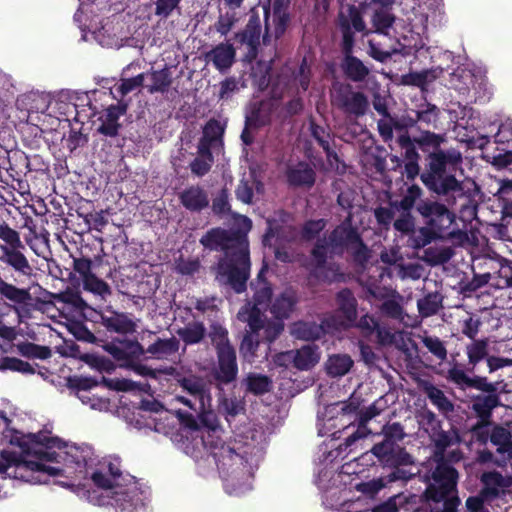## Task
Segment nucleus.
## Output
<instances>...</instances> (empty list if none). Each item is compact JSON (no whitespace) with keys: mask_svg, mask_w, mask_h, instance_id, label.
Returning a JSON list of instances; mask_svg holds the SVG:
<instances>
[{"mask_svg":"<svg viewBox=\"0 0 512 512\" xmlns=\"http://www.w3.org/2000/svg\"><path fill=\"white\" fill-rule=\"evenodd\" d=\"M251 228V219L241 216L237 226L227 229L210 228L199 240L204 250L222 253L213 267L215 279L219 284L230 287L236 294L246 291L251 274L248 238Z\"/></svg>","mask_w":512,"mask_h":512,"instance_id":"nucleus-1","label":"nucleus"},{"mask_svg":"<svg viewBox=\"0 0 512 512\" xmlns=\"http://www.w3.org/2000/svg\"><path fill=\"white\" fill-rule=\"evenodd\" d=\"M423 196V189L412 184L400 200L391 203L400 212L393 222L394 229L404 235L415 234L413 241L416 248L442 239L445 231L455 222V214L446 204Z\"/></svg>","mask_w":512,"mask_h":512,"instance_id":"nucleus-2","label":"nucleus"},{"mask_svg":"<svg viewBox=\"0 0 512 512\" xmlns=\"http://www.w3.org/2000/svg\"><path fill=\"white\" fill-rule=\"evenodd\" d=\"M27 248L8 249L1 252L0 262L4 265L5 276L0 277V298L19 316L28 317L42 303L31 294L30 284L34 283V267L27 257Z\"/></svg>","mask_w":512,"mask_h":512,"instance_id":"nucleus-3","label":"nucleus"},{"mask_svg":"<svg viewBox=\"0 0 512 512\" xmlns=\"http://www.w3.org/2000/svg\"><path fill=\"white\" fill-rule=\"evenodd\" d=\"M206 334L216 354V364L211 370L213 379L218 386L235 382L239 373L237 353L224 325L212 322L207 333L203 322L193 321L177 330V335L186 346L201 343Z\"/></svg>","mask_w":512,"mask_h":512,"instance_id":"nucleus-4","label":"nucleus"},{"mask_svg":"<svg viewBox=\"0 0 512 512\" xmlns=\"http://www.w3.org/2000/svg\"><path fill=\"white\" fill-rule=\"evenodd\" d=\"M335 25L341 34L340 52L342 59L340 69L346 79L354 82H365L371 69L360 58L354 55L356 33L368 36L371 31L367 28L363 13L360 7L354 4H347L337 14Z\"/></svg>","mask_w":512,"mask_h":512,"instance_id":"nucleus-5","label":"nucleus"},{"mask_svg":"<svg viewBox=\"0 0 512 512\" xmlns=\"http://www.w3.org/2000/svg\"><path fill=\"white\" fill-rule=\"evenodd\" d=\"M345 252L351 254L356 264L364 265L370 258V252L358 229L352 225V213L337 225L328 236L318 238L310 255L315 270L324 269L328 258L342 257Z\"/></svg>","mask_w":512,"mask_h":512,"instance_id":"nucleus-6","label":"nucleus"},{"mask_svg":"<svg viewBox=\"0 0 512 512\" xmlns=\"http://www.w3.org/2000/svg\"><path fill=\"white\" fill-rule=\"evenodd\" d=\"M461 161L462 156L456 150L431 151L424 171L418 176L429 191L446 197L448 204H454L456 198L464 196V189L453 174H447V169L450 166L455 167Z\"/></svg>","mask_w":512,"mask_h":512,"instance_id":"nucleus-7","label":"nucleus"},{"mask_svg":"<svg viewBox=\"0 0 512 512\" xmlns=\"http://www.w3.org/2000/svg\"><path fill=\"white\" fill-rule=\"evenodd\" d=\"M434 466L425 472L426 488L420 495L422 503H440L448 494L457 492L459 473L448 460H433Z\"/></svg>","mask_w":512,"mask_h":512,"instance_id":"nucleus-8","label":"nucleus"},{"mask_svg":"<svg viewBox=\"0 0 512 512\" xmlns=\"http://www.w3.org/2000/svg\"><path fill=\"white\" fill-rule=\"evenodd\" d=\"M502 406L500 395H472L471 409L477 418V422L471 427L470 432L478 444L486 445L490 442L488 428L493 424V411Z\"/></svg>","mask_w":512,"mask_h":512,"instance_id":"nucleus-9","label":"nucleus"},{"mask_svg":"<svg viewBox=\"0 0 512 512\" xmlns=\"http://www.w3.org/2000/svg\"><path fill=\"white\" fill-rule=\"evenodd\" d=\"M11 443L17 445L23 455L32 456L36 458L35 461L39 462H54L57 461L59 454L55 451H50L52 448H62L64 443L58 437H49L41 433L21 435L20 437L14 436Z\"/></svg>","mask_w":512,"mask_h":512,"instance_id":"nucleus-10","label":"nucleus"},{"mask_svg":"<svg viewBox=\"0 0 512 512\" xmlns=\"http://www.w3.org/2000/svg\"><path fill=\"white\" fill-rule=\"evenodd\" d=\"M101 347L111 355L121 367L132 365L133 362L139 361L145 354L144 347L136 338L115 337L110 342H104Z\"/></svg>","mask_w":512,"mask_h":512,"instance_id":"nucleus-11","label":"nucleus"},{"mask_svg":"<svg viewBox=\"0 0 512 512\" xmlns=\"http://www.w3.org/2000/svg\"><path fill=\"white\" fill-rule=\"evenodd\" d=\"M396 142L401 149L402 158L398 156H392L391 161L395 162L397 166H401L404 162V172L407 180L413 181L420 174L419 160L420 155L418 153V145L414 138H411L407 131L400 134Z\"/></svg>","mask_w":512,"mask_h":512,"instance_id":"nucleus-12","label":"nucleus"},{"mask_svg":"<svg viewBox=\"0 0 512 512\" xmlns=\"http://www.w3.org/2000/svg\"><path fill=\"white\" fill-rule=\"evenodd\" d=\"M290 0H273L272 6H264V23L265 31L263 34V43L266 45L270 42V24L269 19L272 11V21L274 25V36L276 39L281 38L291 21Z\"/></svg>","mask_w":512,"mask_h":512,"instance_id":"nucleus-13","label":"nucleus"},{"mask_svg":"<svg viewBox=\"0 0 512 512\" xmlns=\"http://www.w3.org/2000/svg\"><path fill=\"white\" fill-rule=\"evenodd\" d=\"M333 104L348 116L359 118L364 116L369 108L367 96L360 91H353L350 85L337 90Z\"/></svg>","mask_w":512,"mask_h":512,"instance_id":"nucleus-14","label":"nucleus"},{"mask_svg":"<svg viewBox=\"0 0 512 512\" xmlns=\"http://www.w3.org/2000/svg\"><path fill=\"white\" fill-rule=\"evenodd\" d=\"M447 380L461 389L473 388L480 391L477 395H500L498 382H489L487 377L483 376L470 377L456 366L448 370Z\"/></svg>","mask_w":512,"mask_h":512,"instance_id":"nucleus-15","label":"nucleus"},{"mask_svg":"<svg viewBox=\"0 0 512 512\" xmlns=\"http://www.w3.org/2000/svg\"><path fill=\"white\" fill-rule=\"evenodd\" d=\"M370 452L385 466L412 465L413 457L397 443L382 439L375 443Z\"/></svg>","mask_w":512,"mask_h":512,"instance_id":"nucleus-16","label":"nucleus"},{"mask_svg":"<svg viewBox=\"0 0 512 512\" xmlns=\"http://www.w3.org/2000/svg\"><path fill=\"white\" fill-rule=\"evenodd\" d=\"M202 442L205 449L214 458L219 470H228L234 464L241 463L242 457L240 454L219 437L209 434L207 437L202 438Z\"/></svg>","mask_w":512,"mask_h":512,"instance_id":"nucleus-17","label":"nucleus"},{"mask_svg":"<svg viewBox=\"0 0 512 512\" xmlns=\"http://www.w3.org/2000/svg\"><path fill=\"white\" fill-rule=\"evenodd\" d=\"M338 330L336 317L331 315L324 318L320 324L316 322L298 321L291 327V334L300 340L315 341L321 339L327 332Z\"/></svg>","mask_w":512,"mask_h":512,"instance_id":"nucleus-18","label":"nucleus"},{"mask_svg":"<svg viewBox=\"0 0 512 512\" xmlns=\"http://www.w3.org/2000/svg\"><path fill=\"white\" fill-rule=\"evenodd\" d=\"M225 126L217 119H209L203 127L202 137L197 145V154L210 156L211 150L217 144H223Z\"/></svg>","mask_w":512,"mask_h":512,"instance_id":"nucleus-19","label":"nucleus"},{"mask_svg":"<svg viewBox=\"0 0 512 512\" xmlns=\"http://www.w3.org/2000/svg\"><path fill=\"white\" fill-rule=\"evenodd\" d=\"M128 109V104L124 101H119L117 104L107 107L102 116L100 117L101 124L97 131L106 137H116L119 134L121 124L119 119L125 115Z\"/></svg>","mask_w":512,"mask_h":512,"instance_id":"nucleus-20","label":"nucleus"},{"mask_svg":"<svg viewBox=\"0 0 512 512\" xmlns=\"http://www.w3.org/2000/svg\"><path fill=\"white\" fill-rule=\"evenodd\" d=\"M490 443L496 447V453L500 456L498 466L503 467L512 459V433L500 424H492L490 430Z\"/></svg>","mask_w":512,"mask_h":512,"instance_id":"nucleus-21","label":"nucleus"},{"mask_svg":"<svg viewBox=\"0 0 512 512\" xmlns=\"http://www.w3.org/2000/svg\"><path fill=\"white\" fill-rule=\"evenodd\" d=\"M268 270V264L263 262L256 278L250 282V288L253 291L252 306L262 307L264 310L269 307L273 295L272 285L266 278Z\"/></svg>","mask_w":512,"mask_h":512,"instance_id":"nucleus-22","label":"nucleus"},{"mask_svg":"<svg viewBox=\"0 0 512 512\" xmlns=\"http://www.w3.org/2000/svg\"><path fill=\"white\" fill-rule=\"evenodd\" d=\"M175 380L183 391L200 401L202 408L205 406V398L210 401L209 389L202 376L193 373H176Z\"/></svg>","mask_w":512,"mask_h":512,"instance_id":"nucleus-23","label":"nucleus"},{"mask_svg":"<svg viewBox=\"0 0 512 512\" xmlns=\"http://www.w3.org/2000/svg\"><path fill=\"white\" fill-rule=\"evenodd\" d=\"M99 320L107 331L119 335H128L136 332V323L123 312L111 311L110 314L99 313Z\"/></svg>","mask_w":512,"mask_h":512,"instance_id":"nucleus-24","label":"nucleus"},{"mask_svg":"<svg viewBox=\"0 0 512 512\" xmlns=\"http://www.w3.org/2000/svg\"><path fill=\"white\" fill-rule=\"evenodd\" d=\"M260 36V17L257 12L252 10L245 28L242 31L235 33L234 39L237 43L241 45L246 44L249 47V51L256 54L258 47L260 45Z\"/></svg>","mask_w":512,"mask_h":512,"instance_id":"nucleus-25","label":"nucleus"},{"mask_svg":"<svg viewBox=\"0 0 512 512\" xmlns=\"http://www.w3.org/2000/svg\"><path fill=\"white\" fill-rule=\"evenodd\" d=\"M336 302L338 305V310L344 316V321L338 322L336 320L338 330L340 328L352 327L357 319V305H358L353 292L348 288H344V289L340 290L336 294Z\"/></svg>","mask_w":512,"mask_h":512,"instance_id":"nucleus-26","label":"nucleus"},{"mask_svg":"<svg viewBox=\"0 0 512 512\" xmlns=\"http://www.w3.org/2000/svg\"><path fill=\"white\" fill-rule=\"evenodd\" d=\"M181 205L188 211L201 212L209 207L208 193L199 185H191L179 194Z\"/></svg>","mask_w":512,"mask_h":512,"instance_id":"nucleus-27","label":"nucleus"},{"mask_svg":"<svg viewBox=\"0 0 512 512\" xmlns=\"http://www.w3.org/2000/svg\"><path fill=\"white\" fill-rule=\"evenodd\" d=\"M298 303V297L292 289L279 294L270 305V312L277 320L288 319Z\"/></svg>","mask_w":512,"mask_h":512,"instance_id":"nucleus-28","label":"nucleus"},{"mask_svg":"<svg viewBox=\"0 0 512 512\" xmlns=\"http://www.w3.org/2000/svg\"><path fill=\"white\" fill-rule=\"evenodd\" d=\"M283 356L291 360L294 367L299 370L312 368L320 359L318 347L312 345H305L295 351H288Z\"/></svg>","mask_w":512,"mask_h":512,"instance_id":"nucleus-29","label":"nucleus"},{"mask_svg":"<svg viewBox=\"0 0 512 512\" xmlns=\"http://www.w3.org/2000/svg\"><path fill=\"white\" fill-rule=\"evenodd\" d=\"M15 105L21 112L27 113L26 120L30 113H44L49 107L47 97L33 91L18 96Z\"/></svg>","mask_w":512,"mask_h":512,"instance_id":"nucleus-30","label":"nucleus"},{"mask_svg":"<svg viewBox=\"0 0 512 512\" xmlns=\"http://www.w3.org/2000/svg\"><path fill=\"white\" fill-rule=\"evenodd\" d=\"M235 49L232 44L220 43L206 54L208 61H211L220 72L228 70L235 61Z\"/></svg>","mask_w":512,"mask_h":512,"instance_id":"nucleus-31","label":"nucleus"},{"mask_svg":"<svg viewBox=\"0 0 512 512\" xmlns=\"http://www.w3.org/2000/svg\"><path fill=\"white\" fill-rule=\"evenodd\" d=\"M444 67L437 66L420 72H410L402 76L404 85L419 87L422 90L433 81L444 77Z\"/></svg>","mask_w":512,"mask_h":512,"instance_id":"nucleus-32","label":"nucleus"},{"mask_svg":"<svg viewBox=\"0 0 512 512\" xmlns=\"http://www.w3.org/2000/svg\"><path fill=\"white\" fill-rule=\"evenodd\" d=\"M286 176L290 186L310 188L315 183L316 174L307 163L300 162L297 166L289 168Z\"/></svg>","mask_w":512,"mask_h":512,"instance_id":"nucleus-33","label":"nucleus"},{"mask_svg":"<svg viewBox=\"0 0 512 512\" xmlns=\"http://www.w3.org/2000/svg\"><path fill=\"white\" fill-rule=\"evenodd\" d=\"M483 487L479 491L481 496L492 500L499 497L501 490L506 487L504 476L497 471L485 472L481 476Z\"/></svg>","mask_w":512,"mask_h":512,"instance_id":"nucleus-34","label":"nucleus"},{"mask_svg":"<svg viewBox=\"0 0 512 512\" xmlns=\"http://www.w3.org/2000/svg\"><path fill=\"white\" fill-rule=\"evenodd\" d=\"M12 158H15L16 161H19L21 167H18L16 170L12 165H10L9 170L11 172H15L17 175L26 174L30 171H46L48 169V164L45 163L41 156L34 155L32 157L27 156L24 153L14 152L12 156L8 157L9 162Z\"/></svg>","mask_w":512,"mask_h":512,"instance_id":"nucleus-35","label":"nucleus"},{"mask_svg":"<svg viewBox=\"0 0 512 512\" xmlns=\"http://www.w3.org/2000/svg\"><path fill=\"white\" fill-rule=\"evenodd\" d=\"M380 409L375 404L370 405L366 410L359 413L358 427L345 439V446L350 447L359 439L366 437L370 431L367 429V423L380 414Z\"/></svg>","mask_w":512,"mask_h":512,"instance_id":"nucleus-36","label":"nucleus"},{"mask_svg":"<svg viewBox=\"0 0 512 512\" xmlns=\"http://www.w3.org/2000/svg\"><path fill=\"white\" fill-rule=\"evenodd\" d=\"M444 70V77L440 79H443V84L446 87L458 91L468 88V81L473 77L471 71L460 66L452 69V71H449V68H444Z\"/></svg>","mask_w":512,"mask_h":512,"instance_id":"nucleus-37","label":"nucleus"},{"mask_svg":"<svg viewBox=\"0 0 512 512\" xmlns=\"http://www.w3.org/2000/svg\"><path fill=\"white\" fill-rule=\"evenodd\" d=\"M179 345V340L174 336L168 339L157 338L155 342L148 346L145 352L155 356L158 359L167 358L178 352Z\"/></svg>","mask_w":512,"mask_h":512,"instance_id":"nucleus-38","label":"nucleus"},{"mask_svg":"<svg viewBox=\"0 0 512 512\" xmlns=\"http://www.w3.org/2000/svg\"><path fill=\"white\" fill-rule=\"evenodd\" d=\"M151 84L147 86L150 94L166 93L172 85L173 79L171 71L168 67L160 70H152L150 73Z\"/></svg>","mask_w":512,"mask_h":512,"instance_id":"nucleus-39","label":"nucleus"},{"mask_svg":"<svg viewBox=\"0 0 512 512\" xmlns=\"http://www.w3.org/2000/svg\"><path fill=\"white\" fill-rule=\"evenodd\" d=\"M415 498L416 495L407 496L404 493H399L376 505L372 509V512H399L401 509L408 510L407 505Z\"/></svg>","mask_w":512,"mask_h":512,"instance_id":"nucleus-40","label":"nucleus"},{"mask_svg":"<svg viewBox=\"0 0 512 512\" xmlns=\"http://www.w3.org/2000/svg\"><path fill=\"white\" fill-rule=\"evenodd\" d=\"M246 391L259 396L269 392L272 388V380L266 375L259 373H249L244 379Z\"/></svg>","mask_w":512,"mask_h":512,"instance_id":"nucleus-41","label":"nucleus"},{"mask_svg":"<svg viewBox=\"0 0 512 512\" xmlns=\"http://www.w3.org/2000/svg\"><path fill=\"white\" fill-rule=\"evenodd\" d=\"M0 240L3 242L0 245V252L8 249H23V246H25L21 241L20 233L3 220L0 221Z\"/></svg>","mask_w":512,"mask_h":512,"instance_id":"nucleus-42","label":"nucleus"},{"mask_svg":"<svg viewBox=\"0 0 512 512\" xmlns=\"http://www.w3.org/2000/svg\"><path fill=\"white\" fill-rule=\"evenodd\" d=\"M443 296L439 292H431L426 294L417 302L419 313L423 317H430L438 313L442 308Z\"/></svg>","mask_w":512,"mask_h":512,"instance_id":"nucleus-43","label":"nucleus"},{"mask_svg":"<svg viewBox=\"0 0 512 512\" xmlns=\"http://www.w3.org/2000/svg\"><path fill=\"white\" fill-rule=\"evenodd\" d=\"M353 366V360L347 354L330 356L326 363V370L330 376L338 377L347 374Z\"/></svg>","mask_w":512,"mask_h":512,"instance_id":"nucleus-44","label":"nucleus"},{"mask_svg":"<svg viewBox=\"0 0 512 512\" xmlns=\"http://www.w3.org/2000/svg\"><path fill=\"white\" fill-rule=\"evenodd\" d=\"M264 308L258 306H252L245 313L239 312V319L247 322L249 330L248 333L259 334V332L264 328Z\"/></svg>","mask_w":512,"mask_h":512,"instance_id":"nucleus-45","label":"nucleus"},{"mask_svg":"<svg viewBox=\"0 0 512 512\" xmlns=\"http://www.w3.org/2000/svg\"><path fill=\"white\" fill-rule=\"evenodd\" d=\"M396 17L387 9H377L372 15V25L377 34L388 35L389 29L395 23Z\"/></svg>","mask_w":512,"mask_h":512,"instance_id":"nucleus-46","label":"nucleus"},{"mask_svg":"<svg viewBox=\"0 0 512 512\" xmlns=\"http://www.w3.org/2000/svg\"><path fill=\"white\" fill-rule=\"evenodd\" d=\"M223 385L224 384L218 386V384L216 383V387L218 388L221 394L218 400V410L220 413L226 416L227 420H229V417L234 418L237 415H239L242 411H244V406L236 398H227L224 394H222Z\"/></svg>","mask_w":512,"mask_h":512,"instance_id":"nucleus-47","label":"nucleus"},{"mask_svg":"<svg viewBox=\"0 0 512 512\" xmlns=\"http://www.w3.org/2000/svg\"><path fill=\"white\" fill-rule=\"evenodd\" d=\"M69 332L78 341L101 346L104 340L98 338L82 321H73L69 325Z\"/></svg>","mask_w":512,"mask_h":512,"instance_id":"nucleus-48","label":"nucleus"},{"mask_svg":"<svg viewBox=\"0 0 512 512\" xmlns=\"http://www.w3.org/2000/svg\"><path fill=\"white\" fill-rule=\"evenodd\" d=\"M17 350L23 357L46 360L52 356L48 346L38 345L32 342H22L17 345Z\"/></svg>","mask_w":512,"mask_h":512,"instance_id":"nucleus-49","label":"nucleus"},{"mask_svg":"<svg viewBox=\"0 0 512 512\" xmlns=\"http://www.w3.org/2000/svg\"><path fill=\"white\" fill-rule=\"evenodd\" d=\"M424 392L435 405L442 412H450L453 410V404L446 397L444 392L433 384L427 383L424 387Z\"/></svg>","mask_w":512,"mask_h":512,"instance_id":"nucleus-50","label":"nucleus"},{"mask_svg":"<svg viewBox=\"0 0 512 512\" xmlns=\"http://www.w3.org/2000/svg\"><path fill=\"white\" fill-rule=\"evenodd\" d=\"M418 145V148L423 152H430L429 149L433 151L441 150L440 146L445 141L443 135L436 134L430 131H424L420 134V136L414 138Z\"/></svg>","mask_w":512,"mask_h":512,"instance_id":"nucleus-51","label":"nucleus"},{"mask_svg":"<svg viewBox=\"0 0 512 512\" xmlns=\"http://www.w3.org/2000/svg\"><path fill=\"white\" fill-rule=\"evenodd\" d=\"M434 443L433 460H448L446 456V449L452 445V437L446 431H438L432 436Z\"/></svg>","mask_w":512,"mask_h":512,"instance_id":"nucleus-52","label":"nucleus"},{"mask_svg":"<svg viewBox=\"0 0 512 512\" xmlns=\"http://www.w3.org/2000/svg\"><path fill=\"white\" fill-rule=\"evenodd\" d=\"M49 236V232L43 228L36 235L26 236L25 240L36 255L44 257L45 252L49 251Z\"/></svg>","mask_w":512,"mask_h":512,"instance_id":"nucleus-53","label":"nucleus"},{"mask_svg":"<svg viewBox=\"0 0 512 512\" xmlns=\"http://www.w3.org/2000/svg\"><path fill=\"white\" fill-rule=\"evenodd\" d=\"M312 137L317 141L318 145L325 151L328 158H337V154L330 147V135L326 129L315 122L310 123Z\"/></svg>","mask_w":512,"mask_h":512,"instance_id":"nucleus-54","label":"nucleus"},{"mask_svg":"<svg viewBox=\"0 0 512 512\" xmlns=\"http://www.w3.org/2000/svg\"><path fill=\"white\" fill-rule=\"evenodd\" d=\"M488 340L480 339L474 340L473 343L467 346V357L469 364L477 365L481 360L488 355Z\"/></svg>","mask_w":512,"mask_h":512,"instance_id":"nucleus-55","label":"nucleus"},{"mask_svg":"<svg viewBox=\"0 0 512 512\" xmlns=\"http://www.w3.org/2000/svg\"><path fill=\"white\" fill-rule=\"evenodd\" d=\"M423 108L416 112L417 121L427 127H436L439 120L440 109L431 103H426Z\"/></svg>","mask_w":512,"mask_h":512,"instance_id":"nucleus-56","label":"nucleus"},{"mask_svg":"<svg viewBox=\"0 0 512 512\" xmlns=\"http://www.w3.org/2000/svg\"><path fill=\"white\" fill-rule=\"evenodd\" d=\"M83 287L86 291L102 297L111 294V288L108 283L98 278L94 273L88 275V277L83 280Z\"/></svg>","mask_w":512,"mask_h":512,"instance_id":"nucleus-57","label":"nucleus"},{"mask_svg":"<svg viewBox=\"0 0 512 512\" xmlns=\"http://www.w3.org/2000/svg\"><path fill=\"white\" fill-rule=\"evenodd\" d=\"M11 370L23 374H34L35 369L26 361L16 357H4L0 363V371Z\"/></svg>","mask_w":512,"mask_h":512,"instance_id":"nucleus-58","label":"nucleus"},{"mask_svg":"<svg viewBox=\"0 0 512 512\" xmlns=\"http://www.w3.org/2000/svg\"><path fill=\"white\" fill-rule=\"evenodd\" d=\"M260 345L259 334L246 332L239 346V351L244 358H253Z\"/></svg>","mask_w":512,"mask_h":512,"instance_id":"nucleus-59","label":"nucleus"},{"mask_svg":"<svg viewBox=\"0 0 512 512\" xmlns=\"http://www.w3.org/2000/svg\"><path fill=\"white\" fill-rule=\"evenodd\" d=\"M326 226L325 219L307 220L301 229V238L304 241H312L318 239L319 234L324 230Z\"/></svg>","mask_w":512,"mask_h":512,"instance_id":"nucleus-60","label":"nucleus"},{"mask_svg":"<svg viewBox=\"0 0 512 512\" xmlns=\"http://www.w3.org/2000/svg\"><path fill=\"white\" fill-rule=\"evenodd\" d=\"M197 155L198 156L191 161L189 167L192 174L198 177H203L211 170V167L214 162V157L212 153L210 156H203L199 154Z\"/></svg>","mask_w":512,"mask_h":512,"instance_id":"nucleus-61","label":"nucleus"},{"mask_svg":"<svg viewBox=\"0 0 512 512\" xmlns=\"http://www.w3.org/2000/svg\"><path fill=\"white\" fill-rule=\"evenodd\" d=\"M53 297L57 302L71 305L76 309L82 310L87 306L80 293L70 289L54 294Z\"/></svg>","mask_w":512,"mask_h":512,"instance_id":"nucleus-62","label":"nucleus"},{"mask_svg":"<svg viewBox=\"0 0 512 512\" xmlns=\"http://www.w3.org/2000/svg\"><path fill=\"white\" fill-rule=\"evenodd\" d=\"M212 211L215 215L224 216L231 211L229 203V192L227 188H222L212 202Z\"/></svg>","mask_w":512,"mask_h":512,"instance_id":"nucleus-63","label":"nucleus"},{"mask_svg":"<svg viewBox=\"0 0 512 512\" xmlns=\"http://www.w3.org/2000/svg\"><path fill=\"white\" fill-rule=\"evenodd\" d=\"M492 499L488 497L481 496L478 492L477 495L469 496L465 501V507L467 512H490L487 504H489Z\"/></svg>","mask_w":512,"mask_h":512,"instance_id":"nucleus-64","label":"nucleus"}]
</instances>
